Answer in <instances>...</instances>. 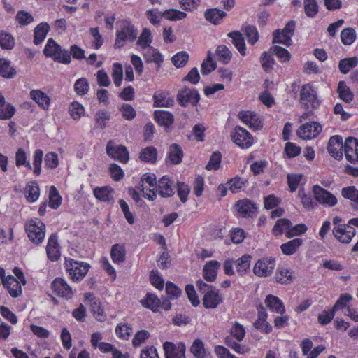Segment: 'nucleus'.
I'll return each mask as SVG.
<instances>
[{"mask_svg": "<svg viewBox=\"0 0 358 358\" xmlns=\"http://www.w3.org/2000/svg\"><path fill=\"white\" fill-rule=\"evenodd\" d=\"M14 45L15 39L11 34L4 31L0 32V46L2 49L11 50Z\"/></svg>", "mask_w": 358, "mask_h": 358, "instance_id": "8fccbe9b", "label": "nucleus"}, {"mask_svg": "<svg viewBox=\"0 0 358 358\" xmlns=\"http://www.w3.org/2000/svg\"><path fill=\"white\" fill-rule=\"evenodd\" d=\"M356 39V32L354 29L348 27L342 30L341 40L345 45H351Z\"/></svg>", "mask_w": 358, "mask_h": 358, "instance_id": "09e8293b", "label": "nucleus"}, {"mask_svg": "<svg viewBox=\"0 0 358 358\" xmlns=\"http://www.w3.org/2000/svg\"><path fill=\"white\" fill-rule=\"evenodd\" d=\"M157 150L153 146H148L142 149L140 152L139 158L145 162L155 163L157 160Z\"/></svg>", "mask_w": 358, "mask_h": 358, "instance_id": "ea45409f", "label": "nucleus"}, {"mask_svg": "<svg viewBox=\"0 0 358 358\" xmlns=\"http://www.w3.org/2000/svg\"><path fill=\"white\" fill-rule=\"evenodd\" d=\"M112 77L114 81V84L117 87H120L122 84L123 78V69L121 64L116 62L113 64Z\"/></svg>", "mask_w": 358, "mask_h": 358, "instance_id": "0e129e2a", "label": "nucleus"}, {"mask_svg": "<svg viewBox=\"0 0 358 358\" xmlns=\"http://www.w3.org/2000/svg\"><path fill=\"white\" fill-rule=\"evenodd\" d=\"M303 242V239L300 238L290 240L280 245L281 251L285 255H292L296 252Z\"/></svg>", "mask_w": 358, "mask_h": 358, "instance_id": "2f4dec72", "label": "nucleus"}, {"mask_svg": "<svg viewBox=\"0 0 358 358\" xmlns=\"http://www.w3.org/2000/svg\"><path fill=\"white\" fill-rule=\"evenodd\" d=\"M137 34L138 31L135 27L130 23H127L120 31L117 32L115 48H122L127 40L134 41L136 38Z\"/></svg>", "mask_w": 358, "mask_h": 358, "instance_id": "6e6552de", "label": "nucleus"}, {"mask_svg": "<svg viewBox=\"0 0 358 358\" xmlns=\"http://www.w3.org/2000/svg\"><path fill=\"white\" fill-rule=\"evenodd\" d=\"M321 131V125L317 122L312 121L300 126L296 134L303 139H311L317 136Z\"/></svg>", "mask_w": 358, "mask_h": 358, "instance_id": "9d476101", "label": "nucleus"}, {"mask_svg": "<svg viewBox=\"0 0 358 358\" xmlns=\"http://www.w3.org/2000/svg\"><path fill=\"white\" fill-rule=\"evenodd\" d=\"M342 196L352 201L353 209L358 210V189L355 186L343 187L341 190Z\"/></svg>", "mask_w": 358, "mask_h": 358, "instance_id": "473e14b6", "label": "nucleus"}, {"mask_svg": "<svg viewBox=\"0 0 358 358\" xmlns=\"http://www.w3.org/2000/svg\"><path fill=\"white\" fill-rule=\"evenodd\" d=\"M51 288L58 296L70 299L73 293L71 287L62 278H56L51 284Z\"/></svg>", "mask_w": 358, "mask_h": 358, "instance_id": "2eb2a0df", "label": "nucleus"}, {"mask_svg": "<svg viewBox=\"0 0 358 358\" xmlns=\"http://www.w3.org/2000/svg\"><path fill=\"white\" fill-rule=\"evenodd\" d=\"M113 192V189L110 186L96 187L94 189V195L99 201L110 203L114 201V198L111 195Z\"/></svg>", "mask_w": 358, "mask_h": 358, "instance_id": "393cba45", "label": "nucleus"}, {"mask_svg": "<svg viewBox=\"0 0 358 358\" xmlns=\"http://www.w3.org/2000/svg\"><path fill=\"white\" fill-rule=\"evenodd\" d=\"M165 290L168 296L167 298L171 300L177 299L182 294V292L180 288H179L176 285L170 281H168L166 283Z\"/></svg>", "mask_w": 358, "mask_h": 358, "instance_id": "864d4df0", "label": "nucleus"}, {"mask_svg": "<svg viewBox=\"0 0 358 358\" xmlns=\"http://www.w3.org/2000/svg\"><path fill=\"white\" fill-rule=\"evenodd\" d=\"M110 256L114 263L120 264L124 262L126 251L124 248L120 244H115L112 246Z\"/></svg>", "mask_w": 358, "mask_h": 358, "instance_id": "4c0bfd02", "label": "nucleus"}, {"mask_svg": "<svg viewBox=\"0 0 358 358\" xmlns=\"http://www.w3.org/2000/svg\"><path fill=\"white\" fill-rule=\"evenodd\" d=\"M183 157V150L180 145L177 143H172L169 146L168 157L171 164H179L182 162Z\"/></svg>", "mask_w": 358, "mask_h": 358, "instance_id": "a878e982", "label": "nucleus"}, {"mask_svg": "<svg viewBox=\"0 0 358 358\" xmlns=\"http://www.w3.org/2000/svg\"><path fill=\"white\" fill-rule=\"evenodd\" d=\"M151 43V32L149 29L145 28L143 29V31L137 41V44L140 45L142 48H146L150 47Z\"/></svg>", "mask_w": 358, "mask_h": 358, "instance_id": "e2e57ef3", "label": "nucleus"}, {"mask_svg": "<svg viewBox=\"0 0 358 358\" xmlns=\"http://www.w3.org/2000/svg\"><path fill=\"white\" fill-rule=\"evenodd\" d=\"M89 83L85 78L78 79L74 83V90L78 95L86 94L89 91Z\"/></svg>", "mask_w": 358, "mask_h": 358, "instance_id": "13d9d810", "label": "nucleus"}, {"mask_svg": "<svg viewBox=\"0 0 358 358\" xmlns=\"http://www.w3.org/2000/svg\"><path fill=\"white\" fill-rule=\"evenodd\" d=\"M220 266V263L217 260H210L208 262L203 268V278L210 282H213L216 280L217 269Z\"/></svg>", "mask_w": 358, "mask_h": 358, "instance_id": "4be33fe9", "label": "nucleus"}, {"mask_svg": "<svg viewBox=\"0 0 358 358\" xmlns=\"http://www.w3.org/2000/svg\"><path fill=\"white\" fill-rule=\"evenodd\" d=\"M313 193L315 200L320 204L331 207L337 203L336 197L330 192L322 188L318 185L313 186Z\"/></svg>", "mask_w": 358, "mask_h": 358, "instance_id": "1a4fd4ad", "label": "nucleus"}, {"mask_svg": "<svg viewBox=\"0 0 358 358\" xmlns=\"http://www.w3.org/2000/svg\"><path fill=\"white\" fill-rule=\"evenodd\" d=\"M162 16L169 20L176 21L185 19L187 13L176 9H168L162 13Z\"/></svg>", "mask_w": 358, "mask_h": 358, "instance_id": "603ef678", "label": "nucleus"}, {"mask_svg": "<svg viewBox=\"0 0 358 358\" xmlns=\"http://www.w3.org/2000/svg\"><path fill=\"white\" fill-rule=\"evenodd\" d=\"M43 54L58 63L69 64L71 62V57H69L68 50L62 49L61 45L51 38L46 43Z\"/></svg>", "mask_w": 358, "mask_h": 358, "instance_id": "f257e3e1", "label": "nucleus"}, {"mask_svg": "<svg viewBox=\"0 0 358 358\" xmlns=\"http://www.w3.org/2000/svg\"><path fill=\"white\" fill-rule=\"evenodd\" d=\"M26 198L29 202L33 203L38 200L40 195L39 187L36 182L31 181L25 187Z\"/></svg>", "mask_w": 358, "mask_h": 358, "instance_id": "e433bc0d", "label": "nucleus"}, {"mask_svg": "<svg viewBox=\"0 0 358 358\" xmlns=\"http://www.w3.org/2000/svg\"><path fill=\"white\" fill-rule=\"evenodd\" d=\"M141 303L143 307L150 309L154 313H157L160 306V299L155 294L148 292L145 299L141 301Z\"/></svg>", "mask_w": 358, "mask_h": 358, "instance_id": "c756f323", "label": "nucleus"}, {"mask_svg": "<svg viewBox=\"0 0 358 358\" xmlns=\"http://www.w3.org/2000/svg\"><path fill=\"white\" fill-rule=\"evenodd\" d=\"M25 229L29 240L36 244L41 243L45 237V226L39 219H31L26 224Z\"/></svg>", "mask_w": 358, "mask_h": 358, "instance_id": "7ed1b4c3", "label": "nucleus"}, {"mask_svg": "<svg viewBox=\"0 0 358 358\" xmlns=\"http://www.w3.org/2000/svg\"><path fill=\"white\" fill-rule=\"evenodd\" d=\"M155 107H170L173 105V98L166 97L164 93H158L153 95Z\"/></svg>", "mask_w": 358, "mask_h": 358, "instance_id": "37998d69", "label": "nucleus"}, {"mask_svg": "<svg viewBox=\"0 0 358 358\" xmlns=\"http://www.w3.org/2000/svg\"><path fill=\"white\" fill-rule=\"evenodd\" d=\"M275 259L273 257H263L259 259L253 268V273L259 277L270 275L274 269Z\"/></svg>", "mask_w": 358, "mask_h": 358, "instance_id": "0eeeda50", "label": "nucleus"}, {"mask_svg": "<svg viewBox=\"0 0 358 358\" xmlns=\"http://www.w3.org/2000/svg\"><path fill=\"white\" fill-rule=\"evenodd\" d=\"M251 256L244 255L235 262V266L237 272L241 276L247 273L250 266Z\"/></svg>", "mask_w": 358, "mask_h": 358, "instance_id": "c9c22d12", "label": "nucleus"}, {"mask_svg": "<svg viewBox=\"0 0 358 358\" xmlns=\"http://www.w3.org/2000/svg\"><path fill=\"white\" fill-rule=\"evenodd\" d=\"M295 278L294 273L292 271L285 268L284 266H278L276 269L274 276L275 282L282 285H289Z\"/></svg>", "mask_w": 358, "mask_h": 358, "instance_id": "412c9836", "label": "nucleus"}, {"mask_svg": "<svg viewBox=\"0 0 358 358\" xmlns=\"http://www.w3.org/2000/svg\"><path fill=\"white\" fill-rule=\"evenodd\" d=\"M238 117L250 128L258 130L262 129V124L257 114L251 111H240Z\"/></svg>", "mask_w": 358, "mask_h": 358, "instance_id": "aec40b11", "label": "nucleus"}, {"mask_svg": "<svg viewBox=\"0 0 358 358\" xmlns=\"http://www.w3.org/2000/svg\"><path fill=\"white\" fill-rule=\"evenodd\" d=\"M236 206L238 212L244 217H252L257 209L256 205L247 199L238 201Z\"/></svg>", "mask_w": 358, "mask_h": 358, "instance_id": "5701e85b", "label": "nucleus"}, {"mask_svg": "<svg viewBox=\"0 0 358 358\" xmlns=\"http://www.w3.org/2000/svg\"><path fill=\"white\" fill-rule=\"evenodd\" d=\"M190 351L196 358H205L206 355L204 344L199 338L194 341Z\"/></svg>", "mask_w": 358, "mask_h": 358, "instance_id": "49530a36", "label": "nucleus"}, {"mask_svg": "<svg viewBox=\"0 0 358 358\" xmlns=\"http://www.w3.org/2000/svg\"><path fill=\"white\" fill-rule=\"evenodd\" d=\"M290 227H292V222L289 219L280 218L276 221L272 231L275 236H281Z\"/></svg>", "mask_w": 358, "mask_h": 358, "instance_id": "a18cd8bd", "label": "nucleus"}, {"mask_svg": "<svg viewBox=\"0 0 358 358\" xmlns=\"http://www.w3.org/2000/svg\"><path fill=\"white\" fill-rule=\"evenodd\" d=\"M296 28V22L289 20L282 29H278L273 34V43H282L287 47L292 44V37L294 36Z\"/></svg>", "mask_w": 358, "mask_h": 358, "instance_id": "f03ea898", "label": "nucleus"}, {"mask_svg": "<svg viewBox=\"0 0 358 358\" xmlns=\"http://www.w3.org/2000/svg\"><path fill=\"white\" fill-rule=\"evenodd\" d=\"M221 160V152L220 151H215L211 155L210 160L205 168L208 171L217 170L220 168Z\"/></svg>", "mask_w": 358, "mask_h": 358, "instance_id": "bf43d9fd", "label": "nucleus"}, {"mask_svg": "<svg viewBox=\"0 0 358 358\" xmlns=\"http://www.w3.org/2000/svg\"><path fill=\"white\" fill-rule=\"evenodd\" d=\"M62 197L55 186H51L49 192V206L52 209H57L61 205Z\"/></svg>", "mask_w": 358, "mask_h": 358, "instance_id": "de8ad7c7", "label": "nucleus"}, {"mask_svg": "<svg viewBox=\"0 0 358 358\" xmlns=\"http://www.w3.org/2000/svg\"><path fill=\"white\" fill-rule=\"evenodd\" d=\"M110 119V114L106 110H99L95 115L96 124L101 129L106 127V122Z\"/></svg>", "mask_w": 358, "mask_h": 358, "instance_id": "6e6d98bb", "label": "nucleus"}, {"mask_svg": "<svg viewBox=\"0 0 358 358\" xmlns=\"http://www.w3.org/2000/svg\"><path fill=\"white\" fill-rule=\"evenodd\" d=\"M150 279L151 284L157 289L162 290L164 287V280L159 274L157 271L152 270L150 273Z\"/></svg>", "mask_w": 358, "mask_h": 358, "instance_id": "774afa93", "label": "nucleus"}, {"mask_svg": "<svg viewBox=\"0 0 358 358\" xmlns=\"http://www.w3.org/2000/svg\"><path fill=\"white\" fill-rule=\"evenodd\" d=\"M106 150L107 155L115 160L121 163H127L129 161L128 150L123 145L117 144L110 140L107 143Z\"/></svg>", "mask_w": 358, "mask_h": 358, "instance_id": "39448f33", "label": "nucleus"}, {"mask_svg": "<svg viewBox=\"0 0 358 358\" xmlns=\"http://www.w3.org/2000/svg\"><path fill=\"white\" fill-rule=\"evenodd\" d=\"M270 50L279 58L281 62H287L290 59L291 55L285 48L278 45H273L271 48Z\"/></svg>", "mask_w": 358, "mask_h": 358, "instance_id": "5fc2aeb1", "label": "nucleus"}, {"mask_svg": "<svg viewBox=\"0 0 358 358\" xmlns=\"http://www.w3.org/2000/svg\"><path fill=\"white\" fill-rule=\"evenodd\" d=\"M154 119L159 126L164 127L165 131H171L174 122V116L171 113L163 110H155Z\"/></svg>", "mask_w": 358, "mask_h": 358, "instance_id": "f3484780", "label": "nucleus"}, {"mask_svg": "<svg viewBox=\"0 0 358 358\" xmlns=\"http://www.w3.org/2000/svg\"><path fill=\"white\" fill-rule=\"evenodd\" d=\"M122 117L127 120H132L136 116V112L131 105L123 103L120 108Z\"/></svg>", "mask_w": 358, "mask_h": 358, "instance_id": "69168bd1", "label": "nucleus"}, {"mask_svg": "<svg viewBox=\"0 0 358 358\" xmlns=\"http://www.w3.org/2000/svg\"><path fill=\"white\" fill-rule=\"evenodd\" d=\"M219 62L227 64L231 59L232 54L230 50L225 45H218L215 50Z\"/></svg>", "mask_w": 358, "mask_h": 358, "instance_id": "c03bdc74", "label": "nucleus"}, {"mask_svg": "<svg viewBox=\"0 0 358 358\" xmlns=\"http://www.w3.org/2000/svg\"><path fill=\"white\" fill-rule=\"evenodd\" d=\"M301 147L292 142H287L284 148V152L288 158L295 157L301 153Z\"/></svg>", "mask_w": 358, "mask_h": 358, "instance_id": "338daca9", "label": "nucleus"}, {"mask_svg": "<svg viewBox=\"0 0 358 358\" xmlns=\"http://www.w3.org/2000/svg\"><path fill=\"white\" fill-rule=\"evenodd\" d=\"M15 75L16 71L10 66V62L4 58H0V76L6 78H12Z\"/></svg>", "mask_w": 358, "mask_h": 358, "instance_id": "a19ab883", "label": "nucleus"}, {"mask_svg": "<svg viewBox=\"0 0 358 358\" xmlns=\"http://www.w3.org/2000/svg\"><path fill=\"white\" fill-rule=\"evenodd\" d=\"M144 59L147 63L154 62L158 65V68L161 66L164 62V56L157 50L150 47L144 54Z\"/></svg>", "mask_w": 358, "mask_h": 358, "instance_id": "f704fd0d", "label": "nucleus"}, {"mask_svg": "<svg viewBox=\"0 0 358 358\" xmlns=\"http://www.w3.org/2000/svg\"><path fill=\"white\" fill-rule=\"evenodd\" d=\"M173 181L168 176L162 177L157 182V192L163 198L172 196L175 192L173 189Z\"/></svg>", "mask_w": 358, "mask_h": 358, "instance_id": "6ab92c4d", "label": "nucleus"}, {"mask_svg": "<svg viewBox=\"0 0 358 358\" xmlns=\"http://www.w3.org/2000/svg\"><path fill=\"white\" fill-rule=\"evenodd\" d=\"M228 37L232 39L233 45L237 48L242 56L246 55L245 39L240 31H235L228 34Z\"/></svg>", "mask_w": 358, "mask_h": 358, "instance_id": "7c9ffc66", "label": "nucleus"}, {"mask_svg": "<svg viewBox=\"0 0 358 358\" xmlns=\"http://www.w3.org/2000/svg\"><path fill=\"white\" fill-rule=\"evenodd\" d=\"M13 298H17L22 294V287L15 278V281H8L6 285H3Z\"/></svg>", "mask_w": 358, "mask_h": 358, "instance_id": "4d7b16f0", "label": "nucleus"}, {"mask_svg": "<svg viewBox=\"0 0 358 358\" xmlns=\"http://www.w3.org/2000/svg\"><path fill=\"white\" fill-rule=\"evenodd\" d=\"M189 60V54L185 51H180L174 55L171 62L176 68H182L185 66Z\"/></svg>", "mask_w": 358, "mask_h": 358, "instance_id": "3c124183", "label": "nucleus"}, {"mask_svg": "<svg viewBox=\"0 0 358 358\" xmlns=\"http://www.w3.org/2000/svg\"><path fill=\"white\" fill-rule=\"evenodd\" d=\"M345 158L351 163L358 162V140L355 137H348L343 143Z\"/></svg>", "mask_w": 358, "mask_h": 358, "instance_id": "9b49d317", "label": "nucleus"}, {"mask_svg": "<svg viewBox=\"0 0 358 358\" xmlns=\"http://www.w3.org/2000/svg\"><path fill=\"white\" fill-rule=\"evenodd\" d=\"M232 141L243 149L249 148L253 144L252 136L244 128L236 126L231 134Z\"/></svg>", "mask_w": 358, "mask_h": 358, "instance_id": "423d86ee", "label": "nucleus"}, {"mask_svg": "<svg viewBox=\"0 0 358 358\" xmlns=\"http://www.w3.org/2000/svg\"><path fill=\"white\" fill-rule=\"evenodd\" d=\"M337 92L339 98L345 103H350L354 98V94L344 81H340L338 85Z\"/></svg>", "mask_w": 358, "mask_h": 358, "instance_id": "79ce46f5", "label": "nucleus"}, {"mask_svg": "<svg viewBox=\"0 0 358 358\" xmlns=\"http://www.w3.org/2000/svg\"><path fill=\"white\" fill-rule=\"evenodd\" d=\"M85 300H88L90 303L91 310L94 317L99 322H104L106 320V315L104 309L101 306V300L94 296L92 293H86L85 294Z\"/></svg>", "mask_w": 358, "mask_h": 358, "instance_id": "ddd939ff", "label": "nucleus"}, {"mask_svg": "<svg viewBox=\"0 0 358 358\" xmlns=\"http://www.w3.org/2000/svg\"><path fill=\"white\" fill-rule=\"evenodd\" d=\"M300 98L301 101L310 102L313 110L317 109L320 105L317 92L310 84H306L302 86L300 92Z\"/></svg>", "mask_w": 358, "mask_h": 358, "instance_id": "dca6fc26", "label": "nucleus"}, {"mask_svg": "<svg viewBox=\"0 0 358 358\" xmlns=\"http://www.w3.org/2000/svg\"><path fill=\"white\" fill-rule=\"evenodd\" d=\"M176 99L182 107L188 105L196 106L200 101V94L197 90L185 86L178 90Z\"/></svg>", "mask_w": 358, "mask_h": 358, "instance_id": "20e7f679", "label": "nucleus"}, {"mask_svg": "<svg viewBox=\"0 0 358 358\" xmlns=\"http://www.w3.org/2000/svg\"><path fill=\"white\" fill-rule=\"evenodd\" d=\"M50 29V27L47 22H41L38 24L34 31V43L36 45L41 43L45 38Z\"/></svg>", "mask_w": 358, "mask_h": 358, "instance_id": "cd10ccee", "label": "nucleus"}, {"mask_svg": "<svg viewBox=\"0 0 358 358\" xmlns=\"http://www.w3.org/2000/svg\"><path fill=\"white\" fill-rule=\"evenodd\" d=\"M343 148V138L341 136L335 135L331 136L328 142L327 150L329 155L335 159H343V152L341 149Z\"/></svg>", "mask_w": 358, "mask_h": 358, "instance_id": "a211bd4d", "label": "nucleus"}, {"mask_svg": "<svg viewBox=\"0 0 358 358\" xmlns=\"http://www.w3.org/2000/svg\"><path fill=\"white\" fill-rule=\"evenodd\" d=\"M265 303L270 310L277 313L283 314L285 311L282 301L274 295L268 294L265 299Z\"/></svg>", "mask_w": 358, "mask_h": 358, "instance_id": "bb28decb", "label": "nucleus"}, {"mask_svg": "<svg viewBox=\"0 0 358 358\" xmlns=\"http://www.w3.org/2000/svg\"><path fill=\"white\" fill-rule=\"evenodd\" d=\"M226 15V12L217 8L207 9L204 13L206 20L213 24H219Z\"/></svg>", "mask_w": 358, "mask_h": 358, "instance_id": "c85d7f7f", "label": "nucleus"}, {"mask_svg": "<svg viewBox=\"0 0 358 358\" xmlns=\"http://www.w3.org/2000/svg\"><path fill=\"white\" fill-rule=\"evenodd\" d=\"M358 64V57L355 56L352 57H347L342 59L338 62L339 71L343 73L347 74L351 69L357 66Z\"/></svg>", "mask_w": 358, "mask_h": 358, "instance_id": "58836bf2", "label": "nucleus"}, {"mask_svg": "<svg viewBox=\"0 0 358 358\" xmlns=\"http://www.w3.org/2000/svg\"><path fill=\"white\" fill-rule=\"evenodd\" d=\"M304 11L308 17H314L318 13L316 0H304Z\"/></svg>", "mask_w": 358, "mask_h": 358, "instance_id": "680f3d73", "label": "nucleus"}, {"mask_svg": "<svg viewBox=\"0 0 358 358\" xmlns=\"http://www.w3.org/2000/svg\"><path fill=\"white\" fill-rule=\"evenodd\" d=\"M31 98L34 100L41 108L46 110L50 106V98L47 94L41 90H31Z\"/></svg>", "mask_w": 358, "mask_h": 358, "instance_id": "72a5a7b5", "label": "nucleus"}, {"mask_svg": "<svg viewBox=\"0 0 358 358\" xmlns=\"http://www.w3.org/2000/svg\"><path fill=\"white\" fill-rule=\"evenodd\" d=\"M15 164L17 166H25L27 169H31L32 166L29 161L25 151L22 148H19L15 153Z\"/></svg>", "mask_w": 358, "mask_h": 358, "instance_id": "052dcab7", "label": "nucleus"}, {"mask_svg": "<svg viewBox=\"0 0 358 358\" xmlns=\"http://www.w3.org/2000/svg\"><path fill=\"white\" fill-rule=\"evenodd\" d=\"M223 301L219 289L215 287H210L208 292L203 294V306L206 309H215Z\"/></svg>", "mask_w": 358, "mask_h": 358, "instance_id": "f8f14e48", "label": "nucleus"}, {"mask_svg": "<svg viewBox=\"0 0 358 358\" xmlns=\"http://www.w3.org/2000/svg\"><path fill=\"white\" fill-rule=\"evenodd\" d=\"M68 267L69 266H68ZM90 268L89 264L80 262L77 266H75V268H68V271L73 280L78 281L85 276Z\"/></svg>", "mask_w": 358, "mask_h": 358, "instance_id": "b1692460", "label": "nucleus"}, {"mask_svg": "<svg viewBox=\"0 0 358 358\" xmlns=\"http://www.w3.org/2000/svg\"><path fill=\"white\" fill-rule=\"evenodd\" d=\"M165 358H185L186 346L184 343L177 345L172 342L166 341L163 345Z\"/></svg>", "mask_w": 358, "mask_h": 358, "instance_id": "4468645a", "label": "nucleus"}]
</instances>
